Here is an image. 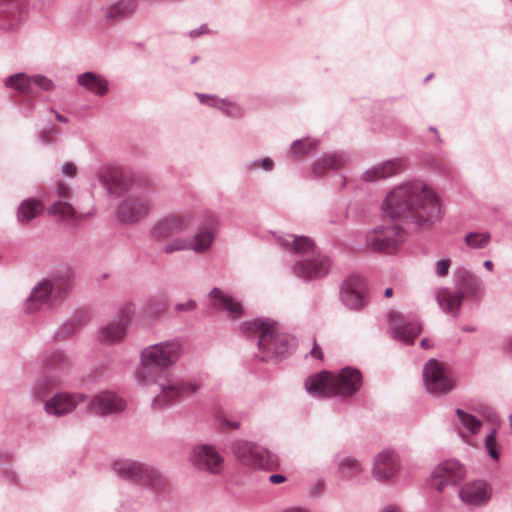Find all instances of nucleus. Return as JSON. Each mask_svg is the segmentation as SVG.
<instances>
[{
	"label": "nucleus",
	"mask_w": 512,
	"mask_h": 512,
	"mask_svg": "<svg viewBox=\"0 0 512 512\" xmlns=\"http://www.w3.org/2000/svg\"><path fill=\"white\" fill-rule=\"evenodd\" d=\"M347 159L341 152H331L324 154L311 165V172L315 177L321 176L326 170H337L341 168Z\"/></svg>",
	"instance_id": "33"
},
{
	"label": "nucleus",
	"mask_w": 512,
	"mask_h": 512,
	"mask_svg": "<svg viewBox=\"0 0 512 512\" xmlns=\"http://www.w3.org/2000/svg\"><path fill=\"white\" fill-rule=\"evenodd\" d=\"M192 221L189 212H181L167 215L154 223L151 228V237L155 240H163L182 233L188 229Z\"/></svg>",
	"instance_id": "14"
},
{
	"label": "nucleus",
	"mask_w": 512,
	"mask_h": 512,
	"mask_svg": "<svg viewBox=\"0 0 512 512\" xmlns=\"http://www.w3.org/2000/svg\"><path fill=\"white\" fill-rule=\"evenodd\" d=\"M98 180L110 197L117 198L128 190L129 181L127 177L119 172H112L109 175H100Z\"/></svg>",
	"instance_id": "32"
},
{
	"label": "nucleus",
	"mask_w": 512,
	"mask_h": 512,
	"mask_svg": "<svg viewBox=\"0 0 512 512\" xmlns=\"http://www.w3.org/2000/svg\"><path fill=\"white\" fill-rule=\"evenodd\" d=\"M310 354L318 359V360H322L323 359V352H322V349L321 347L314 341L313 342V347L310 351Z\"/></svg>",
	"instance_id": "54"
},
{
	"label": "nucleus",
	"mask_w": 512,
	"mask_h": 512,
	"mask_svg": "<svg viewBox=\"0 0 512 512\" xmlns=\"http://www.w3.org/2000/svg\"><path fill=\"white\" fill-rule=\"evenodd\" d=\"M361 385L360 371L350 367L343 368L338 374L322 371L305 381L306 391L317 398L349 396L357 392Z\"/></svg>",
	"instance_id": "5"
},
{
	"label": "nucleus",
	"mask_w": 512,
	"mask_h": 512,
	"mask_svg": "<svg viewBox=\"0 0 512 512\" xmlns=\"http://www.w3.org/2000/svg\"><path fill=\"white\" fill-rule=\"evenodd\" d=\"M43 376L32 389L35 398L43 399L51 389L60 386L69 367V358L60 350L49 352L43 359Z\"/></svg>",
	"instance_id": "7"
},
{
	"label": "nucleus",
	"mask_w": 512,
	"mask_h": 512,
	"mask_svg": "<svg viewBox=\"0 0 512 512\" xmlns=\"http://www.w3.org/2000/svg\"><path fill=\"white\" fill-rule=\"evenodd\" d=\"M62 173L67 177L73 178L76 176L77 168L74 163L66 162L62 166Z\"/></svg>",
	"instance_id": "52"
},
{
	"label": "nucleus",
	"mask_w": 512,
	"mask_h": 512,
	"mask_svg": "<svg viewBox=\"0 0 512 512\" xmlns=\"http://www.w3.org/2000/svg\"><path fill=\"white\" fill-rule=\"evenodd\" d=\"M233 452L238 461L251 467L266 468L276 460L273 453L251 441H236Z\"/></svg>",
	"instance_id": "11"
},
{
	"label": "nucleus",
	"mask_w": 512,
	"mask_h": 512,
	"mask_svg": "<svg viewBox=\"0 0 512 512\" xmlns=\"http://www.w3.org/2000/svg\"><path fill=\"white\" fill-rule=\"evenodd\" d=\"M240 330L250 338L258 336L259 350L267 353L261 356L263 361L272 356L284 358L295 347V339L286 333L279 332L276 322L270 319L257 318L245 321L240 325Z\"/></svg>",
	"instance_id": "4"
},
{
	"label": "nucleus",
	"mask_w": 512,
	"mask_h": 512,
	"mask_svg": "<svg viewBox=\"0 0 512 512\" xmlns=\"http://www.w3.org/2000/svg\"><path fill=\"white\" fill-rule=\"evenodd\" d=\"M454 282L459 289L458 292H464V296L469 295L476 297L483 286L482 281L474 273L465 268L455 270Z\"/></svg>",
	"instance_id": "27"
},
{
	"label": "nucleus",
	"mask_w": 512,
	"mask_h": 512,
	"mask_svg": "<svg viewBox=\"0 0 512 512\" xmlns=\"http://www.w3.org/2000/svg\"><path fill=\"white\" fill-rule=\"evenodd\" d=\"M465 476L464 466L457 460L449 459L434 468L429 478V485L438 492H442L447 486L458 485Z\"/></svg>",
	"instance_id": "12"
},
{
	"label": "nucleus",
	"mask_w": 512,
	"mask_h": 512,
	"mask_svg": "<svg viewBox=\"0 0 512 512\" xmlns=\"http://www.w3.org/2000/svg\"><path fill=\"white\" fill-rule=\"evenodd\" d=\"M182 353V343L177 339L158 342L141 351V368L136 371L135 379L142 386L158 387L151 404L155 411L169 408L201 388L200 383L194 380H169L161 376L177 363Z\"/></svg>",
	"instance_id": "1"
},
{
	"label": "nucleus",
	"mask_w": 512,
	"mask_h": 512,
	"mask_svg": "<svg viewBox=\"0 0 512 512\" xmlns=\"http://www.w3.org/2000/svg\"><path fill=\"white\" fill-rule=\"evenodd\" d=\"M509 423H510V428H511V432H512V414L509 416Z\"/></svg>",
	"instance_id": "64"
},
{
	"label": "nucleus",
	"mask_w": 512,
	"mask_h": 512,
	"mask_svg": "<svg viewBox=\"0 0 512 512\" xmlns=\"http://www.w3.org/2000/svg\"><path fill=\"white\" fill-rule=\"evenodd\" d=\"M212 33L213 32L208 28L207 24H202L198 28L190 30L189 36L194 39L201 35L212 34Z\"/></svg>",
	"instance_id": "50"
},
{
	"label": "nucleus",
	"mask_w": 512,
	"mask_h": 512,
	"mask_svg": "<svg viewBox=\"0 0 512 512\" xmlns=\"http://www.w3.org/2000/svg\"><path fill=\"white\" fill-rule=\"evenodd\" d=\"M44 211V204L35 199L28 198L23 200L17 208V221L25 225L37 218Z\"/></svg>",
	"instance_id": "34"
},
{
	"label": "nucleus",
	"mask_w": 512,
	"mask_h": 512,
	"mask_svg": "<svg viewBox=\"0 0 512 512\" xmlns=\"http://www.w3.org/2000/svg\"><path fill=\"white\" fill-rule=\"evenodd\" d=\"M497 440H496V430L492 429L490 433H488L484 439V447L489 454V456L498 461L499 459V451L497 450Z\"/></svg>",
	"instance_id": "44"
},
{
	"label": "nucleus",
	"mask_w": 512,
	"mask_h": 512,
	"mask_svg": "<svg viewBox=\"0 0 512 512\" xmlns=\"http://www.w3.org/2000/svg\"><path fill=\"white\" fill-rule=\"evenodd\" d=\"M380 512H400V509L397 506L390 505L383 508Z\"/></svg>",
	"instance_id": "59"
},
{
	"label": "nucleus",
	"mask_w": 512,
	"mask_h": 512,
	"mask_svg": "<svg viewBox=\"0 0 512 512\" xmlns=\"http://www.w3.org/2000/svg\"><path fill=\"white\" fill-rule=\"evenodd\" d=\"M196 96L201 104L218 110L223 100V98H220L216 95H209L204 93H196Z\"/></svg>",
	"instance_id": "46"
},
{
	"label": "nucleus",
	"mask_w": 512,
	"mask_h": 512,
	"mask_svg": "<svg viewBox=\"0 0 512 512\" xmlns=\"http://www.w3.org/2000/svg\"><path fill=\"white\" fill-rule=\"evenodd\" d=\"M451 266L450 259H442L435 263V272L439 277H445L448 275L449 268Z\"/></svg>",
	"instance_id": "49"
},
{
	"label": "nucleus",
	"mask_w": 512,
	"mask_h": 512,
	"mask_svg": "<svg viewBox=\"0 0 512 512\" xmlns=\"http://www.w3.org/2000/svg\"><path fill=\"white\" fill-rule=\"evenodd\" d=\"M286 480V477L282 474H273L269 477V481L272 484H280Z\"/></svg>",
	"instance_id": "55"
},
{
	"label": "nucleus",
	"mask_w": 512,
	"mask_h": 512,
	"mask_svg": "<svg viewBox=\"0 0 512 512\" xmlns=\"http://www.w3.org/2000/svg\"><path fill=\"white\" fill-rule=\"evenodd\" d=\"M54 297V291L51 289L48 282L43 278L31 291L30 295L25 301V310L34 312L40 306L46 303L51 297Z\"/></svg>",
	"instance_id": "30"
},
{
	"label": "nucleus",
	"mask_w": 512,
	"mask_h": 512,
	"mask_svg": "<svg viewBox=\"0 0 512 512\" xmlns=\"http://www.w3.org/2000/svg\"><path fill=\"white\" fill-rule=\"evenodd\" d=\"M364 283L360 277L347 278L341 285L340 297L343 304L352 309L359 310L366 304L363 296Z\"/></svg>",
	"instance_id": "21"
},
{
	"label": "nucleus",
	"mask_w": 512,
	"mask_h": 512,
	"mask_svg": "<svg viewBox=\"0 0 512 512\" xmlns=\"http://www.w3.org/2000/svg\"><path fill=\"white\" fill-rule=\"evenodd\" d=\"M84 319L75 317L69 321L64 322L55 332L54 337L56 340H64L76 333L83 325Z\"/></svg>",
	"instance_id": "40"
},
{
	"label": "nucleus",
	"mask_w": 512,
	"mask_h": 512,
	"mask_svg": "<svg viewBox=\"0 0 512 512\" xmlns=\"http://www.w3.org/2000/svg\"><path fill=\"white\" fill-rule=\"evenodd\" d=\"M91 411L100 416L121 413L126 409V402L112 391H102L93 396L89 402Z\"/></svg>",
	"instance_id": "19"
},
{
	"label": "nucleus",
	"mask_w": 512,
	"mask_h": 512,
	"mask_svg": "<svg viewBox=\"0 0 512 512\" xmlns=\"http://www.w3.org/2000/svg\"><path fill=\"white\" fill-rule=\"evenodd\" d=\"M208 297L211 306L215 308H222L235 316L242 314L241 304L220 288H212Z\"/></svg>",
	"instance_id": "31"
},
{
	"label": "nucleus",
	"mask_w": 512,
	"mask_h": 512,
	"mask_svg": "<svg viewBox=\"0 0 512 512\" xmlns=\"http://www.w3.org/2000/svg\"><path fill=\"white\" fill-rule=\"evenodd\" d=\"M483 266L489 271L493 270V263L491 260H485Z\"/></svg>",
	"instance_id": "61"
},
{
	"label": "nucleus",
	"mask_w": 512,
	"mask_h": 512,
	"mask_svg": "<svg viewBox=\"0 0 512 512\" xmlns=\"http://www.w3.org/2000/svg\"><path fill=\"white\" fill-rule=\"evenodd\" d=\"M113 469L120 478L142 485L154 493L164 491L168 485L167 478L158 469L137 460L116 461Z\"/></svg>",
	"instance_id": "6"
},
{
	"label": "nucleus",
	"mask_w": 512,
	"mask_h": 512,
	"mask_svg": "<svg viewBox=\"0 0 512 512\" xmlns=\"http://www.w3.org/2000/svg\"><path fill=\"white\" fill-rule=\"evenodd\" d=\"M85 400L83 393L59 392L45 402L44 410L48 415L60 417L73 412Z\"/></svg>",
	"instance_id": "17"
},
{
	"label": "nucleus",
	"mask_w": 512,
	"mask_h": 512,
	"mask_svg": "<svg viewBox=\"0 0 512 512\" xmlns=\"http://www.w3.org/2000/svg\"><path fill=\"white\" fill-rule=\"evenodd\" d=\"M197 307L196 301L194 300H188L185 303H178L175 305V311L177 312H183V311H193Z\"/></svg>",
	"instance_id": "51"
},
{
	"label": "nucleus",
	"mask_w": 512,
	"mask_h": 512,
	"mask_svg": "<svg viewBox=\"0 0 512 512\" xmlns=\"http://www.w3.org/2000/svg\"><path fill=\"white\" fill-rule=\"evenodd\" d=\"M503 350H505L507 353H510L512 354V336L507 338L504 342H503V346H502Z\"/></svg>",
	"instance_id": "56"
},
{
	"label": "nucleus",
	"mask_w": 512,
	"mask_h": 512,
	"mask_svg": "<svg viewBox=\"0 0 512 512\" xmlns=\"http://www.w3.org/2000/svg\"><path fill=\"white\" fill-rule=\"evenodd\" d=\"M404 161L399 158L383 161L369 169L361 175V180L365 182H376L396 174L404 170Z\"/></svg>",
	"instance_id": "24"
},
{
	"label": "nucleus",
	"mask_w": 512,
	"mask_h": 512,
	"mask_svg": "<svg viewBox=\"0 0 512 512\" xmlns=\"http://www.w3.org/2000/svg\"><path fill=\"white\" fill-rule=\"evenodd\" d=\"M188 243L187 242V238H183V239H180V238H176L172 241H170L165 247H164V252L166 254H171V253H174L176 251H184V250H189L188 249Z\"/></svg>",
	"instance_id": "47"
},
{
	"label": "nucleus",
	"mask_w": 512,
	"mask_h": 512,
	"mask_svg": "<svg viewBox=\"0 0 512 512\" xmlns=\"http://www.w3.org/2000/svg\"><path fill=\"white\" fill-rule=\"evenodd\" d=\"M33 79V87H38L44 91H51L54 88V83L51 79L47 78L46 76L37 74L32 76ZM36 92V90L34 89Z\"/></svg>",
	"instance_id": "48"
},
{
	"label": "nucleus",
	"mask_w": 512,
	"mask_h": 512,
	"mask_svg": "<svg viewBox=\"0 0 512 512\" xmlns=\"http://www.w3.org/2000/svg\"><path fill=\"white\" fill-rule=\"evenodd\" d=\"M461 501L469 507H481L486 505L492 496V488L483 480H474L465 483L459 489Z\"/></svg>",
	"instance_id": "18"
},
{
	"label": "nucleus",
	"mask_w": 512,
	"mask_h": 512,
	"mask_svg": "<svg viewBox=\"0 0 512 512\" xmlns=\"http://www.w3.org/2000/svg\"><path fill=\"white\" fill-rule=\"evenodd\" d=\"M77 84L99 97L106 95L109 91L107 79L103 75L92 71L79 74Z\"/></svg>",
	"instance_id": "29"
},
{
	"label": "nucleus",
	"mask_w": 512,
	"mask_h": 512,
	"mask_svg": "<svg viewBox=\"0 0 512 512\" xmlns=\"http://www.w3.org/2000/svg\"><path fill=\"white\" fill-rule=\"evenodd\" d=\"M460 427L458 433L461 438L467 442L466 437L476 435L482 427V422L475 416L464 412L462 409H456Z\"/></svg>",
	"instance_id": "35"
},
{
	"label": "nucleus",
	"mask_w": 512,
	"mask_h": 512,
	"mask_svg": "<svg viewBox=\"0 0 512 512\" xmlns=\"http://www.w3.org/2000/svg\"><path fill=\"white\" fill-rule=\"evenodd\" d=\"M338 469L342 477L346 479L356 478L363 471L361 463L351 456L343 457L338 463Z\"/></svg>",
	"instance_id": "38"
},
{
	"label": "nucleus",
	"mask_w": 512,
	"mask_h": 512,
	"mask_svg": "<svg viewBox=\"0 0 512 512\" xmlns=\"http://www.w3.org/2000/svg\"><path fill=\"white\" fill-rule=\"evenodd\" d=\"M420 346H421L423 349H429L432 345H431L430 341H429L427 338H423V339L420 341Z\"/></svg>",
	"instance_id": "60"
},
{
	"label": "nucleus",
	"mask_w": 512,
	"mask_h": 512,
	"mask_svg": "<svg viewBox=\"0 0 512 512\" xmlns=\"http://www.w3.org/2000/svg\"><path fill=\"white\" fill-rule=\"evenodd\" d=\"M398 468L397 454L392 450H383L374 458L372 475L378 481H388L395 476Z\"/></svg>",
	"instance_id": "22"
},
{
	"label": "nucleus",
	"mask_w": 512,
	"mask_h": 512,
	"mask_svg": "<svg viewBox=\"0 0 512 512\" xmlns=\"http://www.w3.org/2000/svg\"><path fill=\"white\" fill-rule=\"evenodd\" d=\"M45 280L54 291V298L59 299L73 287V274L69 268L61 267L51 272Z\"/></svg>",
	"instance_id": "25"
},
{
	"label": "nucleus",
	"mask_w": 512,
	"mask_h": 512,
	"mask_svg": "<svg viewBox=\"0 0 512 512\" xmlns=\"http://www.w3.org/2000/svg\"><path fill=\"white\" fill-rule=\"evenodd\" d=\"M48 214L66 223H73L76 211L67 201H56L47 210Z\"/></svg>",
	"instance_id": "37"
},
{
	"label": "nucleus",
	"mask_w": 512,
	"mask_h": 512,
	"mask_svg": "<svg viewBox=\"0 0 512 512\" xmlns=\"http://www.w3.org/2000/svg\"><path fill=\"white\" fill-rule=\"evenodd\" d=\"M220 226L219 220L214 215L207 216L204 227L190 238H187L188 249L197 253L206 252L214 239V231Z\"/></svg>",
	"instance_id": "23"
},
{
	"label": "nucleus",
	"mask_w": 512,
	"mask_h": 512,
	"mask_svg": "<svg viewBox=\"0 0 512 512\" xmlns=\"http://www.w3.org/2000/svg\"><path fill=\"white\" fill-rule=\"evenodd\" d=\"M135 313V306L132 303L124 304L118 315L99 330L100 341L112 344L121 341L126 333V328L132 321Z\"/></svg>",
	"instance_id": "13"
},
{
	"label": "nucleus",
	"mask_w": 512,
	"mask_h": 512,
	"mask_svg": "<svg viewBox=\"0 0 512 512\" xmlns=\"http://www.w3.org/2000/svg\"><path fill=\"white\" fill-rule=\"evenodd\" d=\"M274 161L270 157H265L263 159H253L250 161H247L243 169L246 173H252L258 169H263L264 171L270 172L274 168Z\"/></svg>",
	"instance_id": "43"
},
{
	"label": "nucleus",
	"mask_w": 512,
	"mask_h": 512,
	"mask_svg": "<svg viewBox=\"0 0 512 512\" xmlns=\"http://www.w3.org/2000/svg\"><path fill=\"white\" fill-rule=\"evenodd\" d=\"M464 300V292H452L448 288H440L436 293V301L440 309L454 318L459 317Z\"/></svg>",
	"instance_id": "26"
},
{
	"label": "nucleus",
	"mask_w": 512,
	"mask_h": 512,
	"mask_svg": "<svg viewBox=\"0 0 512 512\" xmlns=\"http://www.w3.org/2000/svg\"><path fill=\"white\" fill-rule=\"evenodd\" d=\"M318 142L310 138L298 139L291 143L289 148L290 157L306 156L317 149Z\"/></svg>",
	"instance_id": "39"
},
{
	"label": "nucleus",
	"mask_w": 512,
	"mask_h": 512,
	"mask_svg": "<svg viewBox=\"0 0 512 512\" xmlns=\"http://www.w3.org/2000/svg\"><path fill=\"white\" fill-rule=\"evenodd\" d=\"M191 463L199 470L218 474L224 467V458L209 444L197 445L190 455Z\"/></svg>",
	"instance_id": "16"
},
{
	"label": "nucleus",
	"mask_w": 512,
	"mask_h": 512,
	"mask_svg": "<svg viewBox=\"0 0 512 512\" xmlns=\"http://www.w3.org/2000/svg\"><path fill=\"white\" fill-rule=\"evenodd\" d=\"M382 209L391 218L410 220L417 226L433 224L441 217L439 200L423 181L416 180L394 188L385 198Z\"/></svg>",
	"instance_id": "2"
},
{
	"label": "nucleus",
	"mask_w": 512,
	"mask_h": 512,
	"mask_svg": "<svg viewBox=\"0 0 512 512\" xmlns=\"http://www.w3.org/2000/svg\"><path fill=\"white\" fill-rule=\"evenodd\" d=\"M387 322L391 337L407 345L414 344V339L422 331V325L417 319L407 322L402 314L395 311L388 312Z\"/></svg>",
	"instance_id": "15"
},
{
	"label": "nucleus",
	"mask_w": 512,
	"mask_h": 512,
	"mask_svg": "<svg viewBox=\"0 0 512 512\" xmlns=\"http://www.w3.org/2000/svg\"><path fill=\"white\" fill-rule=\"evenodd\" d=\"M384 295H385V297H387V298L392 297V295H393V289H392V288H390V287L386 288V289H385V292H384Z\"/></svg>",
	"instance_id": "62"
},
{
	"label": "nucleus",
	"mask_w": 512,
	"mask_h": 512,
	"mask_svg": "<svg viewBox=\"0 0 512 512\" xmlns=\"http://www.w3.org/2000/svg\"><path fill=\"white\" fill-rule=\"evenodd\" d=\"M278 241L283 247H290L297 256L291 268L295 277L312 281L328 275L332 260L318 250L312 239L306 236L288 235L279 237Z\"/></svg>",
	"instance_id": "3"
},
{
	"label": "nucleus",
	"mask_w": 512,
	"mask_h": 512,
	"mask_svg": "<svg viewBox=\"0 0 512 512\" xmlns=\"http://www.w3.org/2000/svg\"><path fill=\"white\" fill-rule=\"evenodd\" d=\"M405 238V231L398 225L377 226L367 233L366 243L373 251L391 253Z\"/></svg>",
	"instance_id": "9"
},
{
	"label": "nucleus",
	"mask_w": 512,
	"mask_h": 512,
	"mask_svg": "<svg viewBox=\"0 0 512 512\" xmlns=\"http://www.w3.org/2000/svg\"><path fill=\"white\" fill-rule=\"evenodd\" d=\"M218 423L219 425L221 426H225V427H229V428H233V429H238L240 427V422L238 421H230L224 417H219L218 418Z\"/></svg>",
	"instance_id": "53"
},
{
	"label": "nucleus",
	"mask_w": 512,
	"mask_h": 512,
	"mask_svg": "<svg viewBox=\"0 0 512 512\" xmlns=\"http://www.w3.org/2000/svg\"><path fill=\"white\" fill-rule=\"evenodd\" d=\"M490 239L491 235L487 232H470L465 236L464 241L471 249H483L489 244Z\"/></svg>",
	"instance_id": "42"
},
{
	"label": "nucleus",
	"mask_w": 512,
	"mask_h": 512,
	"mask_svg": "<svg viewBox=\"0 0 512 512\" xmlns=\"http://www.w3.org/2000/svg\"><path fill=\"white\" fill-rule=\"evenodd\" d=\"M153 191L149 188L133 190L116 209V217L123 224H134L147 217L153 208Z\"/></svg>",
	"instance_id": "8"
},
{
	"label": "nucleus",
	"mask_w": 512,
	"mask_h": 512,
	"mask_svg": "<svg viewBox=\"0 0 512 512\" xmlns=\"http://www.w3.org/2000/svg\"><path fill=\"white\" fill-rule=\"evenodd\" d=\"M60 131L55 127H47L38 134V139L45 145H53L57 142V136Z\"/></svg>",
	"instance_id": "45"
},
{
	"label": "nucleus",
	"mask_w": 512,
	"mask_h": 512,
	"mask_svg": "<svg viewBox=\"0 0 512 512\" xmlns=\"http://www.w3.org/2000/svg\"><path fill=\"white\" fill-rule=\"evenodd\" d=\"M462 330L465 331V332H474L476 330V328L473 327V326H466L465 325V326L462 327Z\"/></svg>",
	"instance_id": "63"
},
{
	"label": "nucleus",
	"mask_w": 512,
	"mask_h": 512,
	"mask_svg": "<svg viewBox=\"0 0 512 512\" xmlns=\"http://www.w3.org/2000/svg\"><path fill=\"white\" fill-rule=\"evenodd\" d=\"M52 113H54L55 115V118L59 121V122H62V123H67L68 122V118L61 115L59 112H57L56 110L52 109L51 110Z\"/></svg>",
	"instance_id": "58"
},
{
	"label": "nucleus",
	"mask_w": 512,
	"mask_h": 512,
	"mask_svg": "<svg viewBox=\"0 0 512 512\" xmlns=\"http://www.w3.org/2000/svg\"><path fill=\"white\" fill-rule=\"evenodd\" d=\"M423 382L426 391L434 396L449 393L455 385L445 366L434 358L428 360L423 367Z\"/></svg>",
	"instance_id": "10"
},
{
	"label": "nucleus",
	"mask_w": 512,
	"mask_h": 512,
	"mask_svg": "<svg viewBox=\"0 0 512 512\" xmlns=\"http://www.w3.org/2000/svg\"><path fill=\"white\" fill-rule=\"evenodd\" d=\"M57 191L60 195L62 196H67L69 194V187L66 186L65 184L63 183H60L58 186H57Z\"/></svg>",
	"instance_id": "57"
},
{
	"label": "nucleus",
	"mask_w": 512,
	"mask_h": 512,
	"mask_svg": "<svg viewBox=\"0 0 512 512\" xmlns=\"http://www.w3.org/2000/svg\"><path fill=\"white\" fill-rule=\"evenodd\" d=\"M139 7V0H117L110 6L102 8L103 17L115 22L132 16Z\"/></svg>",
	"instance_id": "28"
},
{
	"label": "nucleus",
	"mask_w": 512,
	"mask_h": 512,
	"mask_svg": "<svg viewBox=\"0 0 512 512\" xmlns=\"http://www.w3.org/2000/svg\"><path fill=\"white\" fill-rule=\"evenodd\" d=\"M27 15L23 0H0V25L4 29H14L20 26Z\"/></svg>",
	"instance_id": "20"
},
{
	"label": "nucleus",
	"mask_w": 512,
	"mask_h": 512,
	"mask_svg": "<svg viewBox=\"0 0 512 512\" xmlns=\"http://www.w3.org/2000/svg\"><path fill=\"white\" fill-rule=\"evenodd\" d=\"M4 84L7 88L22 94L35 95L32 76H28L25 73L10 75L4 80Z\"/></svg>",
	"instance_id": "36"
},
{
	"label": "nucleus",
	"mask_w": 512,
	"mask_h": 512,
	"mask_svg": "<svg viewBox=\"0 0 512 512\" xmlns=\"http://www.w3.org/2000/svg\"><path fill=\"white\" fill-rule=\"evenodd\" d=\"M219 111L232 119H241L245 116V109L229 98H223Z\"/></svg>",
	"instance_id": "41"
}]
</instances>
